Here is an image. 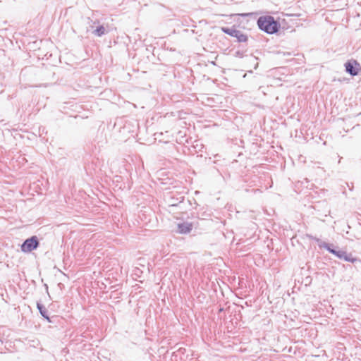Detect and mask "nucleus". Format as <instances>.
I'll return each mask as SVG.
<instances>
[{
	"instance_id": "10",
	"label": "nucleus",
	"mask_w": 361,
	"mask_h": 361,
	"mask_svg": "<svg viewBox=\"0 0 361 361\" xmlns=\"http://www.w3.org/2000/svg\"><path fill=\"white\" fill-rule=\"evenodd\" d=\"M248 14L247 13H243V14H237V16H247ZM235 16L236 15L234 14V15H231L230 16V19H233L232 21L230 22V23H239V20L238 19H236L235 18Z\"/></svg>"
},
{
	"instance_id": "9",
	"label": "nucleus",
	"mask_w": 361,
	"mask_h": 361,
	"mask_svg": "<svg viewBox=\"0 0 361 361\" xmlns=\"http://www.w3.org/2000/svg\"><path fill=\"white\" fill-rule=\"evenodd\" d=\"M104 33H105V28L102 25L97 27L94 31V34L97 36H101V35H104Z\"/></svg>"
},
{
	"instance_id": "6",
	"label": "nucleus",
	"mask_w": 361,
	"mask_h": 361,
	"mask_svg": "<svg viewBox=\"0 0 361 361\" xmlns=\"http://www.w3.org/2000/svg\"><path fill=\"white\" fill-rule=\"evenodd\" d=\"M192 224L189 223H182L178 224L177 226V231L176 232L180 234H185L190 232L192 230Z\"/></svg>"
},
{
	"instance_id": "4",
	"label": "nucleus",
	"mask_w": 361,
	"mask_h": 361,
	"mask_svg": "<svg viewBox=\"0 0 361 361\" xmlns=\"http://www.w3.org/2000/svg\"><path fill=\"white\" fill-rule=\"evenodd\" d=\"M345 71L351 75L355 76L359 74L361 71V66L355 60H350L345 64Z\"/></svg>"
},
{
	"instance_id": "7",
	"label": "nucleus",
	"mask_w": 361,
	"mask_h": 361,
	"mask_svg": "<svg viewBox=\"0 0 361 361\" xmlns=\"http://www.w3.org/2000/svg\"><path fill=\"white\" fill-rule=\"evenodd\" d=\"M37 308L38 310H39L40 312V314L44 317V318H47V319H49V317L47 315V311L46 310V308L41 304L39 303H37Z\"/></svg>"
},
{
	"instance_id": "3",
	"label": "nucleus",
	"mask_w": 361,
	"mask_h": 361,
	"mask_svg": "<svg viewBox=\"0 0 361 361\" xmlns=\"http://www.w3.org/2000/svg\"><path fill=\"white\" fill-rule=\"evenodd\" d=\"M39 245V241L37 236H32L27 238L21 245V250L23 252H30L31 251L37 249Z\"/></svg>"
},
{
	"instance_id": "8",
	"label": "nucleus",
	"mask_w": 361,
	"mask_h": 361,
	"mask_svg": "<svg viewBox=\"0 0 361 361\" xmlns=\"http://www.w3.org/2000/svg\"><path fill=\"white\" fill-rule=\"evenodd\" d=\"M317 241L319 242V246L320 247H324V248L326 249L329 252H330V250H333L332 248H331L329 244H328L325 242L321 241L319 240H317Z\"/></svg>"
},
{
	"instance_id": "5",
	"label": "nucleus",
	"mask_w": 361,
	"mask_h": 361,
	"mask_svg": "<svg viewBox=\"0 0 361 361\" xmlns=\"http://www.w3.org/2000/svg\"><path fill=\"white\" fill-rule=\"evenodd\" d=\"M330 252L336 255L339 259H342L346 262H354L356 261V259L353 257L352 254L348 253L343 250H336L334 249L330 250Z\"/></svg>"
},
{
	"instance_id": "2",
	"label": "nucleus",
	"mask_w": 361,
	"mask_h": 361,
	"mask_svg": "<svg viewBox=\"0 0 361 361\" xmlns=\"http://www.w3.org/2000/svg\"><path fill=\"white\" fill-rule=\"evenodd\" d=\"M221 30L231 36L234 37L237 39V41L240 43H245L248 41V36L245 33L242 32L240 30L235 29H230L228 27H221Z\"/></svg>"
},
{
	"instance_id": "1",
	"label": "nucleus",
	"mask_w": 361,
	"mask_h": 361,
	"mask_svg": "<svg viewBox=\"0 0 361 361\" xmlns=\"http://www.w3.org/2000/svg\"><path fill=\"white\" fill-rule=\"evenodd\" d=\"M257 25L262 30L269 34H274L279 30V24L271 16H262L257 20Z\"/></svg>"
}]
</instances>
